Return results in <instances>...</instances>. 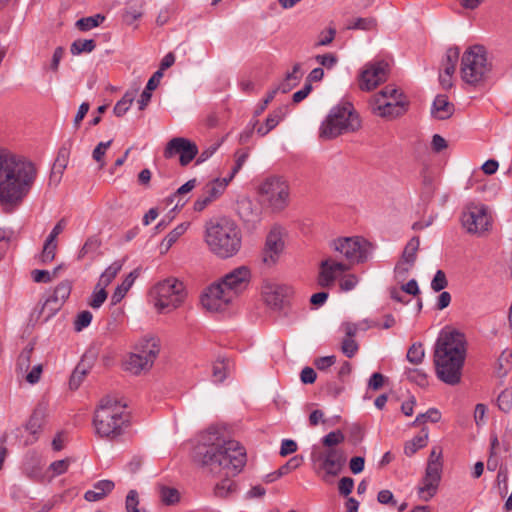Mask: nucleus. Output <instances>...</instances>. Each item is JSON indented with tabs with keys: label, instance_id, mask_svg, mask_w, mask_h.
<instances>
[{
	"label": "nucleus",
	"instance_id": "1",
	"mask_svg": "<svg viewBox=\"0 0 512 512\" xmlns=\"http://www.w3.org/2000/svg\"><path fill=\"white\" fill-rule=\"evenodd\" d=\"M37 177L35 164L7 149H0V204L17 206Z\"/></svg>",
	"mask_w": 512,
	"mask_h": 512
},
{
	"label": "nucleus",
	"instance_id": "2",
	"mask_svg": "<svg viewBox=\"0 0 512 512\" xmlns=\"http://www.w3.org/2000/svg\"><path fill=\"white\" fill-rule=\"evenodd\" d=\"M466 352V339L463 333L457 330L442 331L434 352L435 372L438 379L451 386L459 384Z\"/></svg>",
	"mask_w": 512,
	"mask_h": 512
},
{
	"label": "nucleus",
	"instance_id": "3",
	"mask_svg": "<svg viewBox=\"0 0 512 512\" xmlns=\"http://www.w3.org/2000/svg\"><path fill=\"white\" fill-rule=\"evenodd\" d=\"M330 246L342 254L348 263L327 258L320 263L318 283L321 287H331L338 276L350 270L351 265L362 263L368 258L369 243L361 237L338 238Z\"/></svg>",
	"mask_w": 512,
	"mask_h": 512
},
{
	"label": "nucleus",
	"instance_id": "4",
	"mask_svg": "<svg viewBox=\"0 0 512 512\" xmlns=\"http://www.w3.org/2000/svg\"><path fill=\"white\" fill-rule=\"evenodd\" d=\"M251 277V270L247 266L231 270L206 289L201 297L203 307L211 312L225 309L248 288Z\"/></svg>",
	"mask_w": 512,
	"mask_h": 512
},
{
	"label": "nucleus",
	"instance_id": "5",
	"mask_svg": "<svg viewBox=\"0 0 512 512\" xmlns=\"http://www.w3.org/2000/svg\"><path fill=\"white\" fill-rule=\"evenodd\" d=\"M204 241L212 254L220 259H228L240 251L242 234L233 220L219 218L206 222Z\"/></svg>",
	"mask_w": 512,
	"mask_h": 512
},
{
	"label": "nucleus",
	"instance_id": "6",
	"mask_svg": "<svg viewBox=\"0 0 512 512\" xmlns=\"http://www.w3.org/2000/svg\"><path fill=\"white\" fill-rule=\"evenodd\" d=\"M125 408V405L110 396L102 398L94 413L95 433L111 440L121 436L128 423Z\"/></svg>",
	"mask_w": 512,
	"mask_h": 512
},
{
	"label": "nucleus",
	"instance_id": "7",
	"mask_svg": "<svg viewBox=\"0 0 512 512\" xmlns=\"http://www.w3.org/2000/svg\"><path fill=\"white\" fill-rule=\"evenodd\" d=\"M361 128V120L349 102L333 107L319 130V136L325 140L334 139L342 134L354 133Z\"/></svg>",
	"mask_w": 512,
	"mask_h": 512
},
{
	"label": "nucleus",
	"instance_id": "8",
	"mask_svg": "<svg viewBox=\"0 0 512 512\" xmlns=\"http://www.w3.org/2000/svg\"><path fill=\"white\" fill-rule=\"evenodd\" d=\"M201 463L211 470L222 469L227 476L236 475L246 464V451L239 442L228 440L217 451L204 453Z\"/></svg>",
	"mask_w": 512,
	"mask_h": 512
},
{
	"label": "nucleus",
	"instance_id": "9",
	"mask_svg": "<svg viewBox=\"0 0 512 512\" xmlns=\"http://www.w3.org/2000/svg\"><path fill=\"white\" fill-rule=\"evenodd\" d=\"M150 296L156 311L167 314L183 305L187 292L183 282L176 278H167L153 286Z\"/></svg>",
	"mask_w": 512,
	"mask_h": 512
},
{
	"label": "nucleus",
	"instance_id": "10",
	"mask_svg": "<svg viewBox=\"0 0 512 512\" xmlns=\"http://www.w3.org/2000/svg\"><path fill=\"white\" fill-rule=\"evenodd\" d=\"M490 71L491 65L483 46L475 45L464 52L460 72L465 83L476 86L486 80Z\"/></svg>",
	"mask_w": 512,
	"mask_h": 512
},
{
	"label": "nucleus",
	"instance_id": "11",
	"mask_svg": "<svg viewBox=\"0 0 512 512\" xmlns=\"http://www.w3.org/2000/svg\"><path fill=\"white\" fill-rule=\"evenodd\" d=\"M261 202L275 212L284 210L290 200L288 182L281 176H269L258 187Z\"/></svg>",
	"mask_w": 512,
	"mask_h": 512
},
{
	"label": "nucleus",
	"instance_id": "12",
	"mask_svg": "<svg viewBox=\"0 0 512 512\" xmlns=\"http://www.w3.org/2000/svg\"><path fill=\"white\" fill-rule=\"evenodd\" d=\"M159 351L160 346L157 338L149 337L141 339L135 347V352L131 353L124 361L125 370L135 375L149 370L159 354Z\"/></svg>",
	"mask_w": 512,
	"mask_h": 512
},
{
	"label": "nucleus",
	"instance_id": "13",
	"mask_svg": "<svg viewBox=\"0 0 512 512\" xmlns=\"http://www.w3.org/2000/svg\"><path fill=\"white\" fill-rule=\"evenodd\" d=\"M461 222L468 233L481 235L490 229L492 217L487 206L472 203L463 211Z\"/></svg>",
	"mask_w": 512,
	"mask_h": 512
},
{
	"label": "nucleus",
	"instance_id": "14",
	"mask_svg": "<svg viewBox=\"0 0 512 512\" xmlns=\"http://www.w3.org/2000/svg\"><path fill=\"white\" fill-rule=\"evenodd\" d=\"M389 65L385 61L368 63L359 76V87L363 91H371L388 77Z\"/></svg>",
	"mask_w": 512,
	"mask_h": 512
},
{
	"label": "nucleus",
	"instance_id": "15",
	"mask_svg": "<svg viewBox=\"0 0 512 512\" xmlns=\"http://www.w3.org/2000/svg\"><path fill=\"white\" fill-rule=\"evenodd\" d=\"M293 289L285 284L265 282L262 286L264 302L274 310H281L292 295Z\"/></svg>",
	"mask_w": 512,
	"mask_h": 512
},
{
	"label": "nucleus",
	"instance_id": "16",
	"mask_svg": "<svg viewBox=\"0 0 512 512\" xmlns=\"http://www.w3.org/2000/svg\"><path fill=\"white\" fill-rule=\"evenodd\" d=\"M180 155V163L182 166L188 165L198 154L197 145L182 137L171 139L164 150V156L171 158L174 155Z\"/></svg>",
	"mask_w": 512,
	"mask_h": 512
},
{
	"label": "nucleus",
	"instance_id": "17",
	"mask_svg": "<svg viewBox=\"0 0 512 512\" xmlns=\"http://www.w3.org/2000/svg\"><path fill=\"white\" fill-rule=\"evenodd\" d=\"M370 105L372 112L383 118H397L406 113L408 100H390L371 98Z\"/></svg>",
	"mask_w": 512,
	"mask_h": 512
},
{
	"label": "nucleus",
	"instance_id": "18",
	"mask_svg": "<svg viewBox=\"0 0 512 512\" xmlns=\"http://www.w3.org/2000/svg\"><path fill=\"white\" fill-rule=\"evenodd\" d=\"M442 462L428 461L422 485L419 487V495L425 501L432 498L441 480Z\"/></svg>",
	"mask_w": 512,
	"mask_h": 512
},
{
	"label": "nucleus",
	"instance_id": "19",
	"mask_svg": "<svg viewBox=\"0 0 512 512\" xmlns=\"http://www.w3.org/2000/svg\"><path fill=\"white\" fill-rule=\"evenodd\" d=\"M284 249V241L280 228H273L266 238L263 261L268 265L275 264Z\"/></svg>",
	"mask_w": 512,
	"mask_h": 512
},
{
	"label": "nucleus",
	"instance_id": "20",
	"mask_svg": "<svg viewBox=\"0 0 512 512\" xmlns=\"http://www.w3.org/2000/svg\"><path fill=\"white\" fill-rule=\"evenodd\" d=\"M225 439L223 432L218 427H209L200 436V446L198 447V454L203 456L204 453L209 451H217L220 446L224 445Z\"/></svg>",
	"mask_w": 512,
	"mask_h": 512
},
{
	"label": "nucleus",
	"instance_id": "21",
	"mask_svg": "<svg viewBox=\"0 0 512 512\" xmlns=\"http://www.w3.org/2000/svg\"><path fill=\"white\" fill-rule=\"evenodd\" d=\"M71 283L69 281L60 282L54 289L52 295L46 300L42 310H49L47 318L57 311L62 304L68 299L71 293Z\"/></svg>",
	"mask_w": 512,
	"mask_h": 512
},
{
	"label": "nucleus",
	"instance_id": "22",
	"mask_svg": "<svg viewBox=\"0 0 512 512\" xmlns=\"http://www.w3.org/2000/svg\"><path fill=\"white\" fill-rule=\"evenodd\" d=\"M346 456L340 449L331 448L323 455L322 467L328 475L337 476L343 469Z\"/></svg>",
	"mask_w": 512,
	"mask_h": 512
},
{
	"label": "nucleus",
	"instance_id": "23",
	"mask_svg": "<svg viewBox=\"0 0 512 512\" xmlns=\"http://www.w3.org/2000/svg\"><path fill=\"white\" fill-rule=\"evenodd\" d=\"M115 487L111 480H100L93 485V489L88 490L84 494L85 500L95 502L106 497Z\"/></svg>",
	"mask_w": 512,
	"mask_h": 512
},
{
	"label": "nucleus",
	"instance_id": "24",
	"mask_svg": "<svg viewBox=\"0 0 512 512\" xmlns=\"http://www.w3.org/2000/svg\"><path fill=\"white\" fill-rule=\"evenodd\" d=\"M454 112V106L449 102L447 96L438 95L433 101L431 113L432 115L439 119L445 120L452 116Z\"/></svg>",
	"mask_w": 512,
	"mask_h": 512
},
{
	"label": "nucleus",
	"instance_id": "25",
	"mask_svg": "<svg viewBox=\"0 0 512 512\" xmlns=\"http://www.w3.org/2000/svg\"><path fill=\"white\" fill-rule=\"evenodd\" d=\"M287 112L286 107H279L278 109L271 112L266 118L265 124L260 126L257 129V133L260 136L267 135L271 130H273L285 117Z\"/></svg>",
	"mask_w": 512,
	"mask_h": 512
},
{
	"label": "nucleus",
	"instance_id": "26",
	"mask_svg": "<svg viewBox=\"0 0 512 512\" xmlns=\"http://www.w3.org/2000/svg\"><path fill=\"white\" fill-rule=\"evenodd\" d=\"M46 417V406L39 405L31 415L28 423L26 424V429L33 435L37 434L44 425Z\"/></svg>",
	"mask_w": 512,
	"mask_h": 512
},
{
	"label": "nucleus",
	"instance_id": "27",
	"mask_svg": "<svg viewBox=\"0 0 512 512\" xmlns=\"http://www.w3.org/2000/svg\"><path fill=\"white\" fill-rule=\"evenodd\" d=\"M302 461L303 458L301 456L292 457L285 465L281 466L278 470L266 475V482H273L281 478L282 476L286 475L290 471L297 469L302 464Z\"/></svg>",
	"mask_w": 512,
	"mask_h": 512
},
{
	"label": "nucleus",
	"instance_id": "28",
	"mask_svg": "<svg viewBox=\"0 0 512 512\" xmlns=\"http://www.w3.org/2000/svg\"><path fill=\"white\" fill-rule=\"evenodd\" d=\"M230 180V177L216 178L205 185L204 192L214 201L223 194Z\"/></svg>",
	"mask_w": 512,
	"mask_h": 512
},
{
	"label": "nucleus",
	"instance_id": "29",
	"mask_svg": "<svg viewBox=\"0 0 512 512\" xmlns=\"http://www.w3.org/2000/svg\"><path fill=\"white\" fill-rule=\"evenodd\" d=\"M428 441V431L423 428L417 436H415L412 440L405 443L404 453L406 456H413L420 448L426 446Z\"/></svg>",
	"mask_w": 512,
	"mask_h": 512
},
{
	"label": "nucleus",
	"instance_id": "30",
	"mask_svg": "<svg viewBox=\"0 0 512 512\" xmlns=\"http://www.w3.org/2000/svg\"><path fill=\"white\" fill-rule=\"evenodd\" d=\"M189 224L184 222L176 226L168 235L162 240L160 248L161 252H167L172 245L186 232Z\"/></svg>",
	"mask_w": 512,
	"mask_h": 512
},
{
	"label": "nucleus",
	"instance_id": "31",
	"mask_svg": "<svg viewBox=\"0 0 512 512\" xmlns=\"http://www.w3.org/2000/svg\"><path fill=\"white\" fill-rule=\"evenodd\" d=\"M229 360L226 358H218L212 366V380L214 383H222L229 373Z\"/></svg>",
	"mask_w": 512,
	"mask_h": 512
},
{
	"label": "nucleus",
	"instance_id": "32",
	"mask_svg": "<svg viewBox=\"0 0 512 512\" xmlns=\"http://www.w3.org/2000/svg\"><path fill=\"white\" fill-rule=\"evenodd\" d=\"M300 64H295L291 72L286 75V78L279 84L278 90L282 93L289 92L294 86H296L301 79Z\"/></svg>",
	"mask_w": 512,
	"mask_h": 512
},
{
	"label": "nucleus",
	"instance_id": "33",
	"mask_svg": "<svg viewBox=\"0 0 512 512\" xmlns=\"http://www.w3.org/2000/svg\"><path fill=\"white\" fill-rule=\"evenodd\" d=\"M136 278H137V274L135 273V271L130 272L126 276V278L122 281V283L116 287V289L112 295V302L114 304L119 303L125 297L126 293L132 287Z\"/></svg>",
	"mask_w": 512,
	"mask_h": 512
},
{
	"label": "nucleus",
	"instance_id": "34",
	"mask_svg": "<svg viewBox=\"0 0 512 512\" xmlns=\"http://www.w3.org/2000/svg\"><path fill=\"white\" fill-rule=\"evenodd\" d=\"M122 269V263L120 261L113 262L109 267L105 269V271L101 274L98 285L100 287L106 288L116 277V275Z\"/></svg>",
	"mask_w": 512,
	"mask_h": 512
},
{
	"label": "nucleus",
	"instance_id": "35",
	"mask_svg": "<svg viewBox=\"0 0 512 512\" xmlns=\"http://www.w3.org/2000/svg\"><path fill=\"white\" fill-rule=\"evenodd\" d=\"M376 20L372 17L356 18L348 21L346 29L370 31L376 28Z\"/></svg>",
	"mask_w": 512,
	"mask_h": 512
},
{
	"label": "nucleus",
	"instance_id": "36",
	"mask_svg": "<svg viewBox=\"0 0 512 512\" xmlns=\"http://www.w3.org/2000/svg\"><path fill=\"white\" fill-rule=\"evenodd\" d=\"M420 246V239L417 236L412 237L409 242L406 244L401 259L406 260V262H410L415 264L417 259V252Z\"/></svg>",
	"mask_w": 512,
	"mask_h": 512
},
{
	"label": "nucleus",
	"instance_id": "37",
	"mask_svg": "<svg viewBox=\"0 0 512 512\" xmlns=\"http://www.w3.org/2000/svg\"><path fill=\"white\" fill-rule=\"evenodd\" d=\"M95 47L96 42L93 39H78L71 44L70 52L73 55L90 53L95 49Z\"/></svg>",
	"mask_w": 512,
	"mask_h": 512
},
{
	"label": "nucleus",
	"instance_id": "38",
	"mask_svg": "<svg viewBox=\"0 0 512 512\" xmlns=\"http://www.w3.org/2000/svg\"><path fill=\"white\" fill-rule=\"evenodd\" d=\"M104 19L105 17L101 14L84 17L76 21V27L81 31H89L99 26L104 21Z\"/></svg>",
	"mask_w": 512,
	"mask_h": 512
},
{
	"label": "nucleus",
	"instance_id": "39",
	"mask_svg": "<svg viewBox=\"0 0 512 512\" xmlns=\"http://www.w3.org/2000/svg\"><path fill=\"white\" fill-rule=\"evenodd\" d=\"M424 357L425 351L423 345L419 342L413 343L409 347L406 355L407 360L414 365L421 364L423 362Z\"/></svg>",
	"mask_w": 512,
	"mask_h": 512
},
{
	"label": "nucleus",
	"instance_id": "40",
	"mask_svg": "<svg viewBox=\"0 0 512 512\" xmlns=\"http://www.w3.org/2000/svg\"><path fill=\"white\" fill-rule=\"evenodd\" d=\"M159 493L165 505H174L180 501V493L176 488L161 486Z\"/></svg>",
	"mask_w": 512,
	"mask_h": 512
},
{
	"label": "nucleus",
	"instance_id": "41",
	"mask_svg": "<svg viewBox=\"0 0 512 512\" xmlns=\"http://www.w3.org/2000/svg\"><path fill=\"white\" fill-rule=\"evenodd\" d=\"M135 98V92H126L124 96L114 106V114L117 117L123 116L132 105Z\"/></svg>",
	"mask_w": 512,
	"mask_h": 512
},
{
	"label": "nucleus",
	"instance_id": "42",
	"mask_svg": "<svg viewBox=\"0 0 512 512\" xmlns=\"http://www.w3.org/2000/svg\"><path fill=\"white\" fill-rule=\"evenodd\" d=\"M372 98L390 99V100H407L403 93L393 85L385 86L380 92L373 95Z\"/></svg>",
	"mask_w": 512,
	"mask_h": 512
},
{
	"label": "nucleus",
	"instance_id": "43",
	"mask_svg": "<svg viewBox=\"0 0 512 512\" xmlns=\"http://www.w3.org/2000/svg\"><path fill=\"white\" fill-rule=\"evenodd\" d=\"M107 299V292L104 287H100L96 284L90 298L88 305L93 309H98Z\"/></svg>",
	"mask_w": 512,
	"mask_h": 512
},
{
	"label": "nucleus",
	"instance_id": "44",
	"mask_svg": "<svg viewBox=\"0 0 512 512\" xmlns=\"http://www.w3.org/2000/svg\"><path fill=\"white\" fill-rule=\"evenodd\" d=\"M139 506V495L136 490H130L126 496L125 508L127 512H146Z\"/></svg>",
	"mask_w": 512,
	"mask_h": 512
},
{
	"label": "nucleus",
	"instance_id": "45",
	"mask_svg": "<svg viewBox=\"0 0 512 512\" xmlns=\"http://www.w3.org/2000/svg\"><path fill=\"white\" fill-rule=\"evenodd\" d=\"M56 249H57L56 242L46 239L44 246H43L42 253L40 255V261L43 264L51 262L55 258Z\"/></svg>",
	"mask_w": 512,
	"mask_h": 512
},
{
	"label": "nucleus",
	"instance_id": "46",
	"mask_svg": "<svg viewBox=\"0 0 512 512\" xmlns=\"http://www.w3.org/2000/svg\"><path fill=\"white\" fill-rule=\"evenodd\" d=\"M497 404L500 410L505 413H508L512 409V390L505 389L503 390L497 399Z\"/></svg>",
	"mask_w": 512,
	"mask_h": 512
},
{
	"label": "nucleus",
	"instance_id": "47",
	"mask_svg": "<svg viewBox=\"0 0 512 512\" xmlns=\"http://www.w3.org/2000/svg\"><path fill=\"white\" fill-rule=\"evenodd\" d=\"M93 315L90 311L84 310L78 313L74 321V328L76 331H82L84 328L90 325Z\"/></svg>",
	"mask_w": 512,
	"mask_h": 512
},
{
	"label": "nucleus",
	"instance_id": "48",
	"mask_svg": "<svg viewBox=\"0 0 512 512\" xmlns=\"http://www.w3.org/2000/svg\"><path fill=\"white\" fill-rule=\"evenodd\" d=\"M112 140H109L107 142H100L98 145L94 148L92 152L93 159L99 163L100 168H103L105 165V162L103 161V157L106 153V150L111 146Z\"/></svg>",
	"mask_w": 512,
	"mask_h": 512
},
{
	"label": "nucleus",
	"instance_id": "49",
	"mask_svg": "<svg viewBox=\"0 0 512 512\" xmlns=\"http://www.w3.org/2000/svg\"><path fill=\"white\" fill-rule=\"evenodd\" d=\"M236 485L230 479H224L218 483L215 487V494L219 497H226L233 491H235Z\"/></svg>",
	"mask_w": 512,
	"mask_h": 512
},
{
	"label": "nucleus",
	"instance_id": "50",
	"mask_svg": "<svg viewBox=\"0 0 512 512\" xmlns=\"http://www.w3.org/2000/svg\"><path fill=\"white\" fill-rule=\"evenodd\" d=\"M60 267L55 268L52 272L48 270H33L32 278L37 283H48L52 280V278L57 274Z\"/></svg>",
	"mask_w": 512,
	"mask_h": 512
},
{
	"label": "nucleus",
	"instance_id": "51",
	"mask_svg": "<svg viewBox=\"0 0 512 512\" xmlns=\"http://www.w3.org/2000/svg\"><path fill=\"white\" fill-rule=\"evenodd\" d=\"M344 434L340 430L329 432L322 438L323 445L332 447L338 445L344 441Z\"/></svg>",
	"mask_w": 512,
	"mask_h": 512
},
{
	"label": "nucleus",
	"instance_id": "52",
	"mask_svg": "<svg viewBox=\"0 0 512 512\" xmlns=\"http://www.w3.org/2000/svg\"><path fill=\"white\" fill-rule=\"evenodd\" d=\"M33 348H25L18 357V368L23 371L27 372L30 368V362H31V356H32Z\"/></svg>",
	"mask_w": 512,
	"mask_h": 512
},
{
	"label": "nucleus",
	"instance_id": "53",
	"mask_svg": "<svg viewBox=\"0 0 512 512\" xmlns=\"http://www.w3.org/2000/svg\"><path fill=\"white\" fill-rule=\"evenodd\" d=\"M447 285H448V281L446 279L445 273L442 270H438L435 273L434 278L432 279L431 288L435 292H440L443 289H445L447 287Z\"/></svg>",
	"mask_w": 512,
	"mask_h": 512
},
{
	"label": "nucleus",
	"instance_id": "54",
	"mask_svg": "<svg viewBox=\"0 0 512 512\" xmlns=\"http://www.w3.org/2000/svg\"><path fill=\"white\" fill-rule=\"evenodd\" d=\"M100 246V242L98 239L94 237H90L86 240L84 245L79 251L78 258L83 259L88 253L96 251Z\"/></svg>",
	"mask_w": 512,
	"mask_h": 512
},
{
	"label": "nucleus",
	"instance_id": "55",
	"mask_svg": "<svg viewBox=\"0 0 512 512\" xmlns=\"http://www.w3.org/2000/svg\"><path fill=\"white\" fill-rule=\"evenodd\" d=\"M341 350L345 356L352 358L358 351V344L354 339L344 338L342 341Z\"/></svg>",
	"mask_w": 512,
	"mask_h": 512
},
{
	"label": "nucleus",
	"instance_id": "56",
	"mask_svg": "<svg viewBox=\"0 0 512 512\" xmlns=\"http://www.w3.org/2000/svg\"><path fill=\"white\" fill-rule=\"evenodd\" d=\"M440 419H441V413L437 409L431 408L426 413L419 414L416 417V419H415L413 424H416V423H419V422H424L426 420H429V421H431L433 423H436Z\"/></svg>",
	"mask_w": 512,
	"mask_h": 512
},
{
	"label": "nucleus",
	"instance_id": "57",
	"mask_svg": "<svg viewBox=\"0 0 512 512\" xmlns=\"http://www.w3.org/2000/svg\"><path fill=\"white\" fill-rule=\"evenodd\" d=\"M359 279L355 274H347L340 280V288L342 291H351L358 284Z\"/></svg>",
	"mask_w": 512,
	"mask_h": 512
},
{
	"label": "nucleus",
	"instance_id": "58",
	"mask_svg": "<svg viewBox=\"0 0 512 512\" xmlns=\"http://www.w3.org/2000/svg\"><path fill=\"white\" fill-rule=\"evenodd\" d=\"M315 60L327 69H331L338 62V58L332 53H326L323 55H317Z\"/></svg>",
	"mask_w": 512,
	"mask_h": 512
},
{
	"label": "nucleus",
	"instance_id": "59",
	"mask_svg": "<svg viewBox=\"0 0 512 512\" xmlns=\"http://www.w3.org/2000/svg\"><path fill=\"white\" fill-rule=\"evenodd\" d=\"M406 375L409 380L416 382L418 385H425L427 383L426 374L419 369H407Z\"/></svg>",
	"mask_w": 512,
	"mask_h": 512
},
{
	"label": "nucleus",
	"instance_id": "60",
	"mask_svg": "<svg viewBox=\"0 0 512 512\" xmlns=\"http://www.w3.org/2000/svg\"><path fill=\"white\" fill-rule=\"evenodd\" d=\"M414 264L400 259L395 266V274L398 278L405 279L409 271L413 268Z\"/></svg>",
	"mask_w": 512,
	"mask_h": 512
},
{
	"label": "nucleus",
	"instance_id": "61",
	"mask_svg": "<svg viewBox=\"0 0 512 512\" xmlns=\"http://www.w3.org/2000/svg\"><path fill=\"white\" fill-rule=\"evenodd\" d=\"M336 30L333 27H329L326 31H323L319 35V40L316 43V46H327L329 45L335 38Z\"/></svg>",
	"mask_w": 512,
	"mask_h": 512
},
{
	"label": "nucleus",
	"instance_id": "62",
	"mask_svg": "<svg viewBox=\"0 0 512 512\" xmlns=\"http://www.w3.org/2000/svg\"><path fill=\"white\" fill-rule=\"evenodd\" d=\"M460 51L457 47L447 49L442 64L456 66L459 60Z\"/></svg>",
	"mask_w": 512,
	"mask_h": 512
},
{
	"label": "nucleus",
	"instance_id": "63",
	"mask_svg": "<svg viewBox=\"0 0 512 512\" xmlns=\"http://www.w3.org/2000/svg\"><path fill=\"white\" fill-rule=\"evenodd\" d=\"M354 487V480L351 477H343L339 481V493L343 496H348Z\"/></svg>",
	"mask_w": 512,
	"mask_h": 512
},
{
	"label": "nucleus",
	"instance_id": "64",
	"mask_svg": "<svg viewBox=\"0 0 512 512\" xmlns=\"http://www.w3.org/2000/svg\"><path fill=\"white\" fill-rule=\"evenodd\" d=\"M69 464V459H62L52 462L49 468L54 472L55 475H61L67 471Z\"/></svg>",
	"mask_w": 512,
	"mask_h": 512
}]
</instances>
